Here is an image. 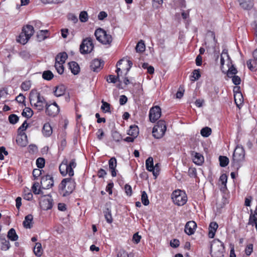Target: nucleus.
I'll use <instances>...</instances> for the list:
<instances>
[{"mask_svg":"<svg viewBox=\"0 0 257 257\" xmlns=\"http://www.w3.org/2000/svg\"><path fill=\"white\" fill-rule=\"evenodd\" d=\"M30 101L32 106L39 111H42L47 104L45 97L36 91L31 92Z\"/></svg>","mask_w":257,"mask_h":257,"instance_id":"obj_1","label":"nucleus"},{"mask_svg":"<svg viewBox=\"0 0 257 257\" xmlns=\"http://www.w3.org/2000/svg\"><path fill=\"white\" fill-rule=\"evenodd\" d=\"M75 188L74 180L67 178L62 180L59 185V192L63 196H66L72 192Z\"/></svg>","mask_w":257,"mask_h":257,"instance_id":"obj_2","label":"nucleus"},{"mask_svg":"<svg viewBox=\"0 0 257 257\" xmlns=\"http://www.w3.org/2000/svg\"><path fill=\"white\" fill-rule=\"evenodd\" d=\"M76 167L75 159H73L70 162H68L67 159H65L59 166V171L63 176L68 174L69 177H72L74 175L73 169Z\"/></svg>","mask_w":257,"mask_h":257,"instance_id":"obj_3","label":"nucleus"},{"mask_svg":"<svg viewBox=\"0 0 257 257\" xmlns=\"http://www.w3.org/2000/svg\"><path fill=\"white\" fill-rule=\"evenodd\" d=\"M245 152L243 148L241 146H237L235 148L232 156V163L237 169L239 167V164L244 160Z\"/></svg>","mask_w":257,"mask_h":257,"instance_id":"obj_4","label":"nucleus"},{"mask_svg":"<svg viewBox=\"0 0 257 257\" xmlns=\"http://www.w3.org/2000/svg\"><path fill=\"white\" fill-rule=\"evenodd\" d=\"M94 35L97 40L103 45H110L112 42L111 36L101 28L96 29Z\"/></svg>","mask_w":257,"mask_h":257,"instance_id":"obj_5","label":"nucleus"},{"mask_svg":"<svg viewBox=\"0 0 257 257\" xmlns=\"http://www.w3.org/2000/svg\"><path fill=\"white\" fill-rule=\"evenodd\" d=\"M166 124L165 121L160 120L153 128L152 134L154 137L159 139L164 135L166 131Z\"/></svg>","mask_w":257,"mask_h":257,"instance_id":"obj_6","label":"nucleus"},{"mask_svg":"<svg viewBox=\"0 0 257 257\" xmlns=\"http://www.w3.org/2000/svg\"><path fill=\"white\" fill-rule=\"evenodd\" d=\"M172 199L174 204L178 206L185 204L187 200V197L185 192L178 190L174 191L172 194Z\"/></svg>","mask_w":257,"mask_h":257,"instance_id":"obj_7","label":"nucleus"},{"mask_svg":"<svg viewBox=\"0 0 257 257\" xmlns=\"http://www.w3.org/2000/svg\"><path fill=\"white\" fill-rule=\"evenodd\" d=\"M93 48L94 45L92 38L87 37L83 40L80 46V51L82 54H88L91 53Z\"/></svg>","mask_w":257,"mask_h":257,"instance_id":"obj_8","label":"nucleus"},{"mask_svg":"<svg viewBox=\"0 0 257 257\" xmlns=\"http://www.w3.org/2000/svg\"><path fill=\"white\" fill-rule=\"evenodd\" d=\"M60 111V108L58 104L55 102L51 104H47L45 106L46 114L51 117L56 116Z\"/></svg>","mask_w":257,"mask_h":257,"instance_id":"obj_9","label":"nucleus"},{"mask_svg":"<svg viewBox=\"0 0 257 257\" xmlns=\"http://www.w3.org/2000/svg\"><path fill=\"white\" fill-rule=\"evenodd\" d=\"M161 115V109L158 106L152 107L149 112V119L150 121L155 122Z\"/></svg>","mask_w":257,"mask_h":257,"instance_id":"obj_10","label":"nucleus"},{"mask_svg":"<svg viewBox=\"0 0 257 257\" xmlns=\"http://www.w3.org/2000/svg\"><path fill=\"white\" fill-rule=\"evenodd\" d=\"M54 202L51 196H44L40 199V205L41 209H52Z\"/></svg>","mask_w":257,"mask_h":257,"instance_id":"obj_11","label":"nucleus"},{"mask_svg":"<svg viewBox=\"0 0 257 257\" xmlns=\"http://www.w3.org/2000/svg\"><path fill=\"white\" fill-rule=\"evenodd\" d=\"M54 181L53 177L49 175L43 176L41 178V187L43 189H48L53 186Z\"/></svg>","mask_w":257,"mask_h":257,"instance_id":"obj_12","label":"nucleus"},{"mask_svg":"<svg viewBox=\"0 0 257 257\" xmlns=\"http://www.w3.org/2000/svg\"><path fill=\"white\" fill-rule=\"evenodd\" d=\"M196 228V223L194 221H189L185 224L184 231L188 235H191L195 233Z\"/></svg>","mask_w":257,"mask_h":257,"instance_id":"obj_13","label":"nucleus"},{"mask_svg":"<svg viewBox=\"0 0 257 257\" xmlns=\"http://www.w3.org/2000/svg\"><path fill=\"white\" fill-rule=\"evenodd\" d=\"M16 142L18 145L24 147L27 145L28 140L27 136L25 133L19 134L16 139Z\"/></svg>","mask_w":257,"mask_h":257,"instance_id":"obj_14","label":"nucleus"},{"mask_svg":"<svg viewBox=\"0 0 257 257\" xmlns=\"http://www.w3.org/2000/svg\"><path fill=\"white\" fill-rule=\"evenodd\" d=\"M248 224L254 226L257 231V210H250Z\"/></svg>","mask_w":257,"mask_h":257,"instance_id":"obj_15","label":"nucleus"},{"mask_svg":"<svg viewBox=\"0 0 257 257\" xmlns=\"http://www.w3.org/2000/svg\"><path fill=\"white\" fill-rule=\"evenodd\" d=\"M109 168L111 172V176L115 177L116 176V167L117 165L116 159L114 157L110 158L108 162Z\"/></svg>","mask_w":257,"mask_h":257,"instance_id":"obj_16","label":"nucleus"},{"mask_svg":"<svg viewBox=\"0 0 257 257\" xmlns=\"http://www.w3.org/2000/svg\"><path fill=\"white\" fill-rule=\"evenodd\" d=\"M103 66V61L100 60L95 59L93 60L91 63L90 67L91 69L93 71H99Z\"/></svg>","mask_w":257,"mask_h":257,"instance_id":"obj_17","label":"nucleus"},{"mask_svg":"<svg viewBox=\"0 0 257 257\" xmlns=\"http://www.w3.org/2000/svg\"><path fill=\"white\" fill-rule=\"evenodd\" d=\"M22 32L26 34L27 38L30 39L34 33V27L32 25H27L23 27Z\"/></svg>","mask_w":257,"mask_h":257,"instance_id":"obj_18","label":"nucleus"},{"mask_svg":"<svg viewBox=\"0 0 257 257\" xmlns=\"http://www.w3.org/2000/svg\"><path fill=\"white\" fill-rule=\"evenodd\" d=\"M33 252L35 255L37 257H41L43 253V249L42 247V244L40 242H36L33 248Z\"/></svg>","mask_w":257,"mask_h":257,"instance_id":"obj_19","label":"nucleus"},{"mask_svg":"<svg viewBox=\"0 0 257 257\" xmlns=\"http://www.w3.org/2000/svg\"><path fill=\"white\" fill-rule=\"evenodd\" d=\"M42 134L46 137H50L52 134V128L49 123H45L42 128Z\"/></svg>","mask_w":257,"mask_h":257,"instance_id":"obj_20","label":"nucleus"},{"mask_svg":"<svg viewBox=\"0 0 257 257\" xmlns=\"http://www.w3.org/2000/svg\"><path fill=\"white\" fill-rule=\"evenodd\" d=\"M193 156V162L198 165H200L204 161L203 156L199 153L193 152L192 153Z\"/></svg>","mask_w":257,"mask_h":257,"instance_id":"obj_21","label":"nucleus"},{"mask_svg":"<svg viewBox=\"0 0 257 257\" xmlns=\"http://www.w3.org/2000/svg\"><path fill=\"white\" fill-rule=\"evenodd\" d=\"M69 69L71 70V72L74 74H77L80 71L79 66L77 63L74 61L69 62L68 63Z\"/></svg>","mask_w":257,"mask_h":257,"instance_id":"obj_22","label":"nucleus"},{"mask_svg":"<svg viewBox=\"0 0 257 257\" xmlns=\"http://www.w3.org/2000/svg\"><path fill=\"white\" fill-rule=\"evenodd\" d=\"M68 57L67 54L66 52L59 53L55 58V62L64 64Z\"/></svg>","mask_w":257,"mask_h":257,"instance_id":"obj_23","label":"nucleus"},{"mask_svg":"<svg viewBox=\"0 0 257 257\" xmlns=\"http://www.w3.org/2000/svg\"><path fill=\"white\" fill-rule=\"evenodd\" d=\"M66 90L65 86L63 85H60L56 87L54 91V95L57 97H60L64 94Z\"/></svg>","mask_w":257,"mask_h":257,"instance_id":"obj_24","label":"nucleus"},{"mask_svg":"<svg viewBox=\"0 0 257 257\" xmlns=\"http://www.w3.org/2000/svg\"><path fill=\"white\" fill-rule=\"evenodd\" d=\"M7 236L9 239L13 241H17L19 238L15 229L13 228L9 230Z\"/></svg>","mask_w":257,"mask_h":257,"instance_id":"obj_25","label":"nucleus"},{"mask_svg":"<svg viewBox=\"0 0 257 257\" xmlns=\"http://www.w3.org/2000/svg\"><path fill=\"white\" fill-rule=\"evenodd\" d=\"M225 58H226V60L228 61V63H229L230 61V58L226 50H223L221 54L220 64L221 68L224 64Z\"/></svg>","mask_w":257,"mask_h":257,"instance_id":"obj_26","label":"nucleus"},{"mask_svg":"<svg viewBox=\"0 0 257 257\" xmlns=\"http://www.w3.org/2000/svg\"><path fill=\"white\" fill-rule=\"evenodd\" d=\"M240 6L244 9L248 10L252 8V3L251 0H238Z\"/></svg>","mask_w":257,"mask_h":257,"instance_id":"obj_27","label":"nucleus"},{"mask_svg":"<svg viewBox=\"0 0 257 257\" xmlns=\"http://www.w3.org/2000/svg\"><path fill=\"white\" fill-rule=\"evenodd\" d=\"M1 249L2 250H8L11 247V245L9 240L6 239L5 238H1Z\"/></svg>","mask_w":257,"mask_h":257,"instance_id":"obj_28","label":"nucleus"},{"mask_svg":"<svg viewBox=\"0 0 257 257\" xmlns=\"http://www.w3.org/2000/svg\"><path fill=\"white\" fill-rule=\"evenodd\" d=\"M139 134V128L136 125H131L128 131L127 134L134 138L137 137Z\"/></svg>","mask_w":257,"mask_h":257,"instance_id":"obj_29","label":"nucleus"},{"mask_svg":"<svg viewBox=\"0 0 257 257\" xmlns=\"http://www.w3.org/2000/svg\"><path fill=\"white\" fill-rule=\"evenodd\" d=\"M33 216L31 214L27 215L25 218V220L23 222L24 226L27 228H31V224L33 220Z\"/></svg>","mask_w":257,"mask_h":257,"instance_id":"obj_30","label":"nucleus"},{"mask_svg":"<svg viewBox=\"0 0 257 257\" xmlns=\"http://www.w3.org/2000/svg\"><path fill=\"white\" fill-rule=\"evenodd\" d=\"M48 33V31L46 30H40L37 35L38 41L39 42L42 41L46 39L47 37L46 35Z\"/></svg>","mask_w":257,"mask_h":257,"instance_id":"obj_31","label":"nucleus"},{"mask_svg":"<svg viewBox=\"0 0 257 257\" xmlns=\"http://www.w3.org/2000/svg\"><path fill=\"white\" fill-rule=\"evenodd\" d=\"M154 163L153 159L152 157L148 158L146 161V169L149 171H152L154 169L153 168Z\"/></svg>","mask_w":257,"mask_h":257,"instance_id":"obj_32","label":"nucleus"},{"mask_svg":"<svg viewBox=\"0 0 257 257\" xmlns=\"http://www.w3.org/2000/svg\"><path fill=\"white\" fill-rule=\"evenodd\" d=\"M29 39V38H27V36L26 35V34H24L23 32H21L19 36L18 39H17V41L23 45H25L28 42Z\"/></svg>","mask_w":257,"mask_h":257,"instance_id":"obj_33","label":"nucleus"},{"mask_svg":"<svg viewBox=\"0 0 257 257\" xmlns=\"http://www.w3.org/2000/svg\"><path fill=\"white\" fill-rule=\"evenodd\" d=\"M234 101L237 106L242 104L243 102V97L242 94L240 92L236 93L234 95Z\"/></svg>","mask_w":257,"mask_h":257,"instance_id":"obj_34","label":"nucleus"},{"mask_svg":"<svg viewBox=\"0 0 257 257\" xmlns=\"http://www.w3.org/2000/svg\"><path fill=\"white\" fill-rule=\"evenodd\" d=\"M227 65L228 66V70L227 71V75L228 77H232L237 73V70L233 65H232L230 66L229 64Z\"/></svg>","mask_w":257,"mask_h":257,"instance_id":"obj_35","label":"nucleus"},{"mask_svg":"<svg viewBox=\"0 0 257 257\" xmlns=\"http://www.w3.org/2000/svg\"><path fill=\"white\" fill-rule=\"evenodd\" d=\"M103 213L106 222L109 224H111L113 222V218L110 210H106Z\"/></svg>","mask_w":257,"mask_h":257,"instance_id":"obj_36","label":"nucleus"},{"mask_svg":"<svg viewBox=\"0 0 257 257\" xmlns=\"http://www.w3.org/2000/svg\"><path fill=\"white\" fill-rule=\"evenodd\" d=\"M211 129L210 127L206 126L201 129L200 134L204 137H208L211 135Z\"/></svg>","mask_w":257,"mask_h":257,"instance_id":"obj_37","label":"nucleus"},{"mask_svg":"<svg viewBox=\"0 0 257 257\" xmlns=\"http://www.w3.org/2000/svg\"><path fill=\"white\" fill-rule=\"evenodd\" d=\"M22 115L27 118H30L33 114V110L30 107H26L23 111Z\"/></svg>","mask_w":257,"mask_h":257,"instance_id":"obj_38","label":"nucleus"},{"mask_svg":"<svg viewBox=\"0 0 257 257\" xmlns=\"http://www.w3.org/2000/svg\"><path fill=\"white\" fill-rule=\"evenodd\" d=\"M219 160L220 162V165L222 167H226L229 163V159L225 156H220L219 157Z\"/></svg>","mask_w":257,"mask_h":257,"instance_id":"obj_39","label":"nucleus"},{"mask_svg":"<svg viewBox=\"0 0 257 257\" xmlns=\"http://www.w3.org/2000/svg\"><path fill=\"white\" fill-rule=\"evenodd\" d=\"M136 50L137 52H143L145 50V45L142 40L138 42L136 47Z\"/></svg>","mask_w":257,"mask_h":257,"instance_id":"obj_40","label":"nucleus"},{"mask_svg":"<svg viewBox=\"0 0 257 257\" xmlns=\"http://www.w3.org/2000/svg\"><path fill=\"white\" fill-rule=\"evenodd\" d=\"M39 187V183L38 182H35L32 187L33 193L35 194H40L42 193L41 191V187L38 188Z\"/></svg>","mask_w":257,"mask_h":257,"instance_id":"obj_41","label":"nucleus"},{"mask_svg":"<svg viewBox=\"0 0 257 257\" xmlns=\"http://www.w3.org/2000/svg\"><path fill=\"white\" fill-rule=\"evenodd\" d=\"M42 77H43V78L45 80H50L53 78L54 75L51 71L48 70V71H44L43 75H42Z\"/></svg>","mask_w":257,"mask_h":257,"instance_id":"obj_42","label":"nucleus"},{"mask_svg":"<svg viewBox=\"0 0 257 257\" xmlns=\"http://www.w3.org/2000/svg\"><path fill=\"white\" fill-rule=\"evenodd\" d=\"M102 105L101 106V109L105 112H110V105L104 101L103 100L101 101Z\"/></svg>","mask_w":257,"mask_h":257,"instance_id":"obj_43","label":"nucleus"},{"mask_svg":"<svg viewBox=\"0 0 257 257\" xmlns=\"http://www.w3.org/2000/svg\"><path fill=\"white\" fill-rule=\"evenodd\" d=\"M141 200L142 203L145 205H147L149 204V200L148 199L147 194L144 191L142 192Z\"/></svg>","mask_w":257,"mask_h":257,"instance_id":"obj_44","label":"nucleus"},{"mask_svg":"<svg viewBox=\"0 0 257 257\" xmlns=\"http://www.w3.org/2000/svg\"><path fill=\"white\" fill-rule=\"evenodd\" d=\"M63 64H64L55 62V67L57 72L60 74H62L64 72V68Z\"/></svg>","mask_w":257,"mask_h":257,"instance_id":"obj_45","label":"nucleus"},{"mask_svg":"<svg viewBox=\"0 0 257 257\" xmlns=\"http://www.w3.org/2000/svg\"><path fill=\"white\" fill-rule=\"evenodd\" d=\"M79 20L81 22H86L88 20V14L86 12L82 11L79 14Z\"/></svg>","mask_w":257,"mask_h":257,"instance_id":"obj_46","label":"nucleus"},{"mask_svg":"<svg viewBox=\"0 0 257 257\" xmlns=\"http://www.w3.org/2000/svg\"><path fill=\"white\" fill-rule=\"evenodd\" d=\"M22 90L24 91H28L31 87V82L30 81L23 82L21 86Z\"/></svg>","mask_w":257,"mask_h":257,"instance_id":"obj_47","label":"nucleus"},{"mask_svg":"<svg viewBox=\"0 0 257 257\" xmlns=\"http://www.w3.org/2000/svg\"><path fill=\"white\" fill-rule=\"evenodd\" d=\"M9 120L12 124L16 123L19 120V117L14 114H11L9 116Z\"/></svg>","mask_w":257,"mask_h":257,"instance_id":"obj_48","label":"nucleus"},{"mask_svg":"<svg viewBox=\"0 0 257 257\" xmlns=\"http://www.w3.org/2000/svg\"><path fill=\"white\" fill-rule=\"evenodd\" d=\"M106 81L108 83H115L117 81H119V78L113 75H109L107 77Z\"/></svg>","mask_w":257,"mask_h":257,"instance_id":"obj_49","label":"nucleus"},{"mask_svg":"<svg viewBox=\"0 0 257 257\" xmlns=\"http://www.w3.org/2000/svg\"><path fill=\"white\" fill-rule=\"evenodd\" d=\"M45 161L43 158H39L36 160V165L39 168H43L45 166Z\"/></svg>","mask_w":257,"mask_h":257,"instance_id":"obj_50","label":"nucleus"},{"mask_svg":"<svg viewBox=\"0 0 257 257\" xmlns=\"http://www.w3.org/2000/svg\"><path fill=\"white\" fill-rule=\"evenodd\" d=\"M245 253L247 255H250L253 251V244L250 243L247 244L245 248Z\"/></svg>","mask_w":257,"mask_h":257,"instance_id":"obj_51","label":"nucleus"},{"mask_svg":"<svg viewBox=\"0 0 257 257\" xmlns=\"http://www.w3.org/2000/svg\"><path fill=\"white\" fill-rule=\"evenodd\" d=\"M211 253L212 257H221L223 256V251L220 250L217 251H213L212 247H211Z\"/></svg>","mask_w":257,"mask_h":257,"instance_id":"obj_52","label":"nucleus"},{"mask_svg":"<svg viewBox=\"0 0 257 257\" xmlns=\"http://www.w3.org/2000/svg\"><path fill=\"white\" fill-rule=\"evenodd\" d=\"M153 168L154 169L152 170L151 172H153V175L155 176V177H157L159 174L160 171V165L159 163H157L155 166H153Z\"/></svg>","mask_w":257,"mask_h":257,"instance_id":"obj_53","label":"nucleus"},{"mask_svg":"<svg viewBox=\"0 0 257 257\" xmlns=\"http://www.w3.org/2000/svg\"><path fill=\"white\" fill-rule=\"evenodd\" d=\"M141 238V236L139 235L138 232H137L133 235L132 240L134 243L138 244L140 242Z\"/></svg>","mask_w":257,"mask_h":257,"instance_id":"obj_54","label":"nucleus"},{"mask_svg":"<svg viewBox=\"0 0 257 257\" xmlns=\"http://www.w3.org/2000/svg\"><path fill=\"white\" fill-rule=\"evenodd\" d=\"M117 257H129V254L124 249H121L118 251Z\"/></svg>","mask_w":257,"mask_h":257,"instance_id":"obj_55","label":"nucleus"},{"mask_svg":"<svg viewBox=\"0 0 257 257\" xmlns=\"http://www.w3.org/2000/svg\"><path fill=\"white\" fill-rule=\"evenodd\" d=\"M28 127V123L27 120H25L23 123L18 128L19 134H22L23 132L25 131Z\"/></svg>","mask_w":257,"mask_h":257,"instance_id":"obj_56","label":"nucleus"},{"mask_svg":"<svg viewBox=\"0 0 257 257\" xmlns=\"http://www.w3.org/2000/svg\"><path fill=\"white\" fill-rule=\"evenodd\" d=\"M170 246L173 248H177L180 245V241L178 239H173L170 241Z\"/></svg>","mask_w":257,"mask_h":257,"instance_id":"obj_57","label":"nucleus"},{"mask_svg":"<svg viewBox=\"0 0 257 257\" xmlns=\"http://www.w3.org/2000/svg\"><path fill=\"white\" fill-rule=\"evenodd\" d=\"M227 180V176L226 174H222L219 178V181L221 183V184L226 186V184Z\"/></svg>","mask_w":257,"mask_h":257,"instance_id":"obj_58","label":"nucleus"},{"mask_svg":"<svg viewBox=\"0 0 257 257\" xmlns=\"http://www.w3.org/2000/svg\"><path fill=\"white\" fill-rule=\"evenodd\" d=\"M192 77L194 78L192 80L195 81L198 80L201 76L199 70H194L192 72Z\"/></svg>","mask_w":257,"mask_h":257,"instance_id":"obj_59","label":"nucleus"},{"mask_svg":"<svg viewBox=\"0 0 257 257\" xmlns=\"http://www.w3.org/2000/svg\"><path fill=\"white\" fill-rule=\"evenodd\" d=\"M230 78H232V82L235 85H239L240 83L241 80L239 77L238 76L233 75L232 77H230Z\"/></svg>","mask_w":257,"mask_h":257,"instance_id":"obj_60","label":"nucleus"},{"mask_svg":"<svg viewBox=\"0 0 257 257\" xmlns=\"http://www.w3.org/2000/svg\"><path fill=\"white\" fill-rule=\"evenodd\" d=\"M218 224L215 222H211L209 225V230L216 231L218 228Z\"/></svg>","mask_w":257,"mask_h":257,"instance_id":"obj_61","label":"nucleus"},{"mask_svg":"<svg viewBox=\"0 0 257 257\" xmlns=\"http://www.w3.org/2000/svg\"><path fill=\"white\" fill-rule=\"evenodd\" d=\"M124 190L125 193L128 196H131L132 194V189L131 186L128 184H125L124 186Z\"/></svg>","mask_w":257,"mask_h":257,"instance_id":"obj_62","label":"nucleus"},{"mask_svg":"<svg viewBox=\"0 0 257 257\" xmlns=\"http://www.w3.org/2000/svg\"><path fill=\"white\" fill-rule=\"evenodd\" d=\"M127 101V98L125 95H120L119 101V104L121 105H123L125 104L126 103Z\"/></svg>","mask_w":257,"mask_h":257,"instance_id":"obj_63","label":"nucleus"},{"mask_svg":"<svg viewBox=\"0 0 257 257\" xmlns=\"http://www.w3.org/2000/svg\"><path fill=\"white\" fill-rule=\"evenodd\" d=\"M39 169H35L33 171V175L35 179L37 178L41 174V170Z\"/></svg>","mask_w":257,"mask_h":257,"instance_id":"obj_64","label":"nucleus"}]
</instances>
